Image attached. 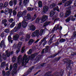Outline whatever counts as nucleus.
I'll return each mask as SVG.
<instances>
[{"label":"nucleus","mask_w":76,"mask_h":76,"mask_svg":"<svg viewBox=\"0 0 76 76\" xmlns=\"http://www.w3.org/2000/svg\"><path fill=\"white\" fill-rule=\"evenodd\" d=\"M31 19V15L29 14H28L27 16L24 17L23 19V20L22 22V26L23 28H26L28 25V20Z\"/></svg>","instance_id":"nucleus-1"},{"label":"nucleus","mask_w":76,"mask_h":76,"mask_svg":"<svg viewBox=\"0 0 76 76\" xmlns=\"http://www.w3.org/2000/svg\"><path fill=\"white\" fill-rule=\"evenodd\" d=\"M43 32H44V30L43 29L40 30L39 33V30H37L32 33L31 36L32 37H35L37 36V37L38 38L42 35Z\"/></svg>","instance_id":"nucleus-2"},{"label":"nucleus","mask_w":76,"mask_h":76,"mask_svg":"<svg viewBox=\"0 0 76 76\" xmlns=\"http://www.w3.org/2000/svg\"><path fill=\"white\" fill-rule=\"evenodd\" d=\"M29 61V56H26L25 54L24 56L23 57V59L21 60V63L22 65H23L24 63H28Z\"/></svg>","instance_id":"nucleus-3"},{"label":"nucleus","mask_w":76,"mask_h":76,"mask_svg":"<svg viewBox=\"0 0 76 76\" xmlns=\"http://www.w3.org/2000/svg\"><path fill=\"white\" fill-rule=\"evenodd\" d=\"M73 7L72 5L69 6V7H67L66 10V12L65 14L66 16H68L70 14V10L73 9Z\"/></svg>","instance_id":"nucleus-4"},{"label":"nucleus","mask_w":76,"mask_h":76,"mask_svg":"<svg viewBox=\"0 0 76 76\" xmlns=\"http://www.w3.org/2000/svg\"><path fill=\"white\" fill-rule=\"evenodd\" d=\"M56 28L55 30L56 31H57V29H62V27H61V26H60V25L59 24H56L55 25L53 29L52 32H54V31H55V29H56Z\"/></svg>","instance_id":"nucleus-5"},{"label":"nucleus","mask_w":76,"mask_h":76,"mask_svg":"<svg viewBox=\"0 0 76 76\" xmlns=\"http://www.w3.org/2000/svg\"><path fill=\"white\" fill-rule=\"evenodd\" d=\"M26 13V10L23 11L22 12H19L18 14L17 17H18V18H20V17H22V16H23L24 15H25Z\"/></svg>","instance_id":"nucleus-6"},{"label":"nucleus","mask_w":76,"mask_h":76,"mask_svg":"<svg viewBox=\"0 0 76 76\" xmlns=\"http://www.w3.org/2000/svg\"><path fill=\"white\" fill-rule=\"evenodd\" d=\"M47 19H48V16L45 15H43L41 18L40 23H43V22H45Z\"/></svg>","instance_id":"nucleus-7"},{"label":"nucleus","mask_w":76,"mask_h":76,"mask_svg":"<svg viewBox=\"0 0 76 76\" xmlns=\"http://www.w3.org/2000/svg\"><path fill=\"white\" fill-rule=\"evenodd\" d=\"M17 3V0H13L10 1L9 3L10 6H12L13 5L15 6Z\"/></svg>","instance_id":"nucleus-8"},{"label":"nucleus","mask_w":76,"mask_h":76,"mask_svg":"<svg viewBox=\"0 0 76 76\" xmlns=\"http://www.w3.org/2000/svg\"><path fill=\"white\" fill-rule=\"evenodd\" d=\"M28 28L30 30H31V31H35V29H36V28L35 26L31 24H29L28 25Z\"/></svg>","instance_id":"nucleus-9"},{"label":"nucleus","mask_w":76,"mask_h":76,"mask_svg":"<svg viewBox=\"0 0 76 76\" xmlns=\"http://www.w3.org/2000/svg\"><path fill=\"white\" fill-rule=\"evenodd\" d=\"M22 25V23H20L18 24V26L15 27L14 28V32H17L19 29L20 28L21 26Z\"/></svg>","instance_id":"nucleus-10"},{"label":"nucleus","mask_w":76,"mask_h":76,"mask_svg":"<svg viewBox=\"0 0 76 76\" xmlns=\"http://www.w3.org/2000/svg\"><path fill=\"white\" fill-rule=\"evenodd\" d=\"M2 57L1 55L0 56V62H1L2 61L3 58L4 60H6V54H5L4 53H2Z\"/></svg>","instance_id":"nucleus-11"},{"label":"nucleus","mask_w":76,"mask_h":76,"mask_svg":"<svg viewBox=\"0 0 76 76\" xmlns=\"http://www.w3.org/2000/svg\"><path fill=\"white\" fill-rule=\"evenodd\" d=\"M13 67L15 69L13 70L12 75L16 74L17 73V69H16L17 68V64H14Z\"/></svg>","instance_id":"nucleus-12"},{"label":"nucleus","mask_w":76,"mask_h":76,"mask_svg":"<svg viewBox=\"0 0 76 76\" xmlns=\"http://www.w3.org/2000/svg\"><path fill=\"white\" fill-rule=\"evenodd\" d=\"M7 22V20H6V19L3 20L2 21V24H4V26H9V25H10V24L9 23H6Z\"/></svg>","instance_id":"nucleus-13"},{"label":"nucleus","mask_w":76,"mask_h":76,"mask_svg":"<svg viewBox=\"0 0 76 76\" xmlns=\"http://www.w3.org/2000/svg\"><path fill=\"white\" fill-rule=\"evenodd\" d=\"M22 45V42H19L18 45H17V47L18 48V50H17L16 51V53L17 54H18V53L19 52V50H20V47H21V45Z\"/></svg>","instance_id":"nucleus-14"},{"label":"nucleus","mask_w":76,"mask_h":76,"mask_svg":"<svg viewBox=\"0 0 76 76\" xmlns=\"http://www.w3.org/2000/svg\"><path fill=\"white\" fill-rule=\"evenodd\" d=\"M72 3V1L70 0L66 2L65 4H64V6H68L70 5Z\"/></svg>","instance_id":"nucleus-15"},{"label":"nucleus","mask_w":76,"mask_h":76,"mask_svg":"<svg viewBox=\"0 0 76 76\" xmlns=\"http://www.w3.org/2000/svg\"><path fill=\"white\" fill-rule=\"evenodd\" d=\"M8 51H9V50H6L5 52V53L7 57H10V55L13 54V52H11V53H10L8 52Z\"/></svg>","instance_id":"nucleus-16"},{"label":"nucleus","mask_w":76,"mask_h":76,"mask_svg":"<svg viewBox=\"0 0 76 76\" xmlns=\"http://www.w3.org/2000/svg\"><path fill=\"white\" fill-rule=\"evenodd\" d=\"M22 58V55H20L18 58L17 59V63L18 64H20L21 63L20 62V59Z\"/></svg>","instance_id":"nucleus-17"},{"label":"nucleus","mask_w":76,"mask_h":76,"mask_svg":"<svg viewBox=\"0 0 76 76\" xmlns=\"http://www.w3.org/2000/svg\"><path fill=\"white\" fill-rule=\"evenodd\" d=\"M48 7L47 6H44L43 7V11L44 13H46V12L48 11Z\"/></svg>","instance_id":"nucleus-18"},{"label":"nucleus","mask_w":76,"mask_h":76,"mask_svg":"<svg viewBox=\"0 0 76 76\" xmlns=\"http://www.w3.org/2000/svg\"><path fill=\"white\" fill-rule=\"evenodd\" d=\"M0 46L1 48H2V47H3V46H4V47H6V45H5V42H4V40L2 41L0 43Z\"/></svg>","instance_id":"nucleus-19"},{"label":"nucleus","mask_w":76,"mask_h":76,"mask_svg":"<svg viewBox=\"0 0 76 76\" xmlns=\"http://www.w3.org/2000/svg\"><path fill=\"white\" fill-rule=\"evenodd\" d=\"M19 37V36L18 34H16L13 36V39L14 40H16L18 39Z\"/></svg>","instance_id":"nucleus-20"},{"label":"nucleus","mask_w":76,"mask_h":76,"mask_svg":"<svg viewBox=\"0 0 76 76\" xmlns=\"http://www.w3.org/2000/svg\"><path fill=\"white\" fill-rule=\"evenodd\" d=\"M51 23V21H47L45 22L44 24V26H48V25H50Z\"/></svg>","instance_id":"nucleus-21"},{"label":"nucleus","mask_w":76,"mask_h":76,"mask_svg":"<svg viewBox=\"0 0 76 76\" xmlns=\"http://www.w3.org/2000/svg\"><path fill=\"white\" fill-rule=\"evenodd\" d=\"M34 41V40L33 39H31L28 42V45H31L33 43Z\"/></svg>","instance_id":"nucleus-22"},{"label":"nucleus","mask_w":76,"mask_h":76,"mask_svg":"<svg viewBox=\"0 0 76 76\" xmlns=\"http://www.w3.org/2000/svg\"><path fill=\"white\" fill-rule=\"evenodd\" d=\"M8 39L9 42H10L11 43H12V42H13V40H12V37L10 35L8 36Z\"/></svg>","instance_id":"nucleus-23"},{"label":"nucleus","mask_w":76,"mask_h":76,"mask_svg":"<svg viewBox=\"0 0 76 76\" xmlns=\"http://www.w3.org/2000/svg\"><path fill=\"white\" fill-rule=\"evenodd\" d=\"M55 37H56V35L54 34L53 36L52 37V38L50 39L49 42H48L49 45H50V44H51V41H52L53 39V38H55Z\"/></svg>","instance_id":"nucleus-24"},{"label":"nucleus","mask_w":76,"mask_h":76,"mask_svg":"<svg viewBox=\"0 0 76 76\" xmlns=\"http://www.w3.org/2000/svg\"><path fill=\"white\" fill-rule=\"evenodd\" d=\"M55 14V12H54L53 11H51L50 14V17H52V16H53Z\"/></svg>","instance_id":"nucleus-25"},{"label":"nucleus","mask_w":76,"mask_h":76,"mask_svg":"<svg viewBox=\"0 0 76 76\" xmlns=\"http://www.w3.org/2000/svg\"><path fill=\"white\" fill-rule=\"evenodd\" d=\"M4 13L5 15H8L9 14V9L6 8L5 10Z\"/></svg>","instance_id":"nucleus-26"},{"label":"nucleus","mask_w":76,"mask_h":76,"mask_svg":"<svg viewBox=\"0 0 76 76\" xmlns=\"http://www.w3.org/2000/svg\"><path fill=\"white\" fill-rule=\"evenodd\" d=\"M38 4L39 7H42V2L41 1H39L38 2Z\"/></svg>","instance_id":"nucleus-27"},{"label":"nucleus","mask_w":76,"mask_h":76,"mask_svg":"<svg viewBox=\"0 0 76 76\" xmlns=\"http://www.w3.org/2000/svg\"><path fill=\"white\" fill-rule=\"evenodd\" d=\"M73 16H71L69 18L70 20H72V21H74V20H76V19L73 18Z\"/></svg>","instance_id":"nucleus-28"},{"label":"nucleus","mask_w":76,"mask_h":76,"mask_svg":"<svg viewBox=\"0 0 76 76\" xmlns=\"http://www.w3.org/2000/svg\"><path fill=\"white\" fill-rule=\"evenodd\" d=\"M29 0H24L23 2L26 5V4H27V3H29Z\"/></svg>","instance_id":"nucleus-29"},{"label":"nucleus","mask_w":76,"mask_h":76,"mask_svg":"<svg viewBox=\"0 0 76 76\" xmlns=\"http://www.w3.org/2000/svg\"><path fill=\"white\" fill-rule=\"evenodd\" d=\"M15 22H13L11 24L10 26V28H13V27L15 26Z\"/></svg>","instance_id":"nucleus-30"},{"label":"nucleus","mask_w":76,"mask_h":76,"mask_svg":"<svg viewBox=\"0 0 76 76\" xmlns=\"http://www.w3.org/2000/svg\"><path fill=\"white\" fill-rule=\"evenodd\" d=\"M6 64V63L4 62H3L2 63H1V67H3L4 66H5V64Z\"/></svg>","instance_id":"nucleus-31"},{"label":"nucleus","mask_w":76,"mask_h":76,"mask_svg":"<svg viewBox=\"0 0 76 76\" xmlns=\"http://www.w3.org/2000/svg\"><path fill=\"white\" fill-rule=\"evenodd\" d=\"M55 6H56V4H55L53 3L50 5V7L51 9L52 8H53V7H54Z\"/></svg>","instance_id":"nucleus-32"},{"label":"nucleus","mask_w":76,"mask_h":76,"mask_svg":"<svg viewBox=\"0 0 76 76\" xmlns=\"http://www.w3.org/2000/svg\"><path fill=\"white\" fill-rule=\"evenodd\" d=\"M9 3L7 2H6L4 4V7H6L7 6H8V4Z\"/></svg>","instance_id":"nucleus-33"},{"label":"nucleus","mask_w":76,"mask_h":76,"mask_svg":"<svg viewBox=\"0 0 76 76\" xmlns=\"http://www.w3.org/2000/svg\"><path fill=\"white\" fill-rule=\"evenodd\" d=\"M56 10L57 11L59 12V8H58V7H55L53 8V10H54V11Z\"/></svg>","instance_id":"nucleus-34"},{"label":"nucleus","mask_w":76,"mask_h":76,"mask_svg":"<svg viewBox=\"0 0 76 76\" xmlns=\"http://www.w3.org/2000/svg\"><path fill=\"white\" fill-rule=\"evenodd\" d=\"M37 18V15L36 14H35L34 16L32 18V20H34L35 19V18Z\"/></svg>","instance_id":"nucleus-35"},{"label":"nucleus","mask_w":76,"mask_h":76,"mask_svg":"<svg viewBox=\"0 0 76 76\" xmlns=\"http://www.w3.org/2000/svg\"><path fill=\"white\" fill-rule=\"evenodd\" d=\"M37 18V15L36 14H35L34 16L32 18V20H34L35 19V18Z\"/></svg>","instance_id":"nucleus-36"},{"label":"nucleus","mask_w":76,"mask_h":76,"mask_svg":"<svg viewBox=\"0 0 76 76\" xmlns=\"http://www.w3.org/2000/svg\"><path fill=\"white\" fill-rule=\"evenodd\" d=\"M12 13L14 15H16V9H15L13 10Z\"/></svg>","instance_id":"nucleus-37"},{"label":"nucleus","mask_w":76,"mask_h":76,"mask_svg":"<svg viewBox=\"0 0 76 76\" xmlns=\"http://www.w3.org/2000/svg\"><path fill=\"white\" fill-rule=\"evenodd\" d=\"M16 57L15 56H13V58H12V61L13 62H15V61H16Z\"/></svg>","instance_id":"nucleus-38"},{"label":"nucleus","mask_w":76,"mask_h":76,"mask_svg":"<svg viewBox=\"0 0 76 76\" xmlns=\"http://www.w3.org/2000/svg\"><path fill=\"white\" fill-rule=\"evenodd\" d=\"M65 41H66L65 39H62L60 40L59 42H64Z\"/></svg>","instance_id":"nucleus-39"},{"label":"nucleus","mask_w":76,"mask_h":76,"mask_svg":"<svg viewBox=\"0 0 76 76\" xmlns=\"http://www.w3.org/2000/svg\"><path fill=\"white\" fill-rule=\"evenodd\" d=\"M31 35L30 34H27L26 36V38L27 39H29L30 38Z\"/></svg>","instance_id":"nucleus-40"},{"label":"nucleus","mask_w":76,"mask_h":76,"mask_svg":"<svg viewBox=\"0 0 76 76\" xmlns=\"http://www.w3.org/2000/svg\"><path fill=\"white\" fill-rule=\"evenodd\" d=\"M32 53V50L31 49H30L29 51L28 52V55L31 54Z\"/></svg>","instance_id":"nucleus-41"},{"label":"nucleus","mask_w":76,"mask_h":76,"mask_svg":"<svg viewBox=\"0 0 76 76\" xmlns=\"http://www.w3.org/2000/svg\"><path fill=\"white\" fill-rule=\"evenodd\" d=\"M33 10V8H31L30 7H28L27 9V10H28V11H29L30 10H31V11Z\"/></svg>","instance_id":"nucleus-42"},{"label":"nucleus","mask_w":76,"mask_h":76,"mask_svg":"<svg viewBox=\"0 0 76 76\" xmlns=\"http://www.w3.org/2000/svg\"><path fill=\"white\" fill-rule=\"evenodd\" d=\"M9 13H10V16L12 13V10L10 9L9 10Z\"/></svg>","instance_id":"nucleus-43"},{"label":"nucleus","mask_w":76,"mask_h":76,"mask_svg":"<svg viewBox=\"0 0 76 76\" xmlns=\"http://www.w3.org/2000/svg\"><path fill=\"white\" fill-rule=\"evenodd\" d=\"M39 18H37L35 22L36 23H39Z\"/></svg>","instance_id":"nucleus-44"},{"label":"nucleus","mask_w":76,"mask_h":76,"mask_svg":"<svg viewBox=\"0 0 76 76\" xmlns=\"http://www.w3.org/2000/svg\"><path fill=\"white\" fill-rule=\"evenodd\" d=\"M60 17H64V14L63 12H61L60 13Z\"/></svg>","instance_id":"nucleus-45"},{"label":"nucleus","mask_w":76,"mask_h":76,"mask_svg":"<svg viewBox=\"0 0 76 76\" xmlns=\"http://www.w3.org/2000/svg\"><path fill=\"white\" fill-rule=\"evenodd\" d=\"M3 7H4V6H3V3L0 4V9H2Z\"/></svg>","instance_id":"nucleus-46"},{"label":"nucleus","mask_w":76,"mask_h":76,"mask_svg":"<svg viewBox=\"0 0 76 76\" xmlns=\"http://www.w3.org/2000/svg\"><path fill=\"white\" fill-rule=\"evenodd\" d=\"M76 32L75 31H74L73 33V37L75 38V37H76Z\"/></svg>","instance_id":"nucleus-47"},{"label":"nucleus","mask_w":76,"mask_h":76,"mask_svg":"<svg viewBox=\"0 0 76 76\" xmlns=\"http://www.w3.org/2000/svg\"><path fill=\"white\" fill-rule=\"evenodd\" d=\"M24 51H25V47L24 46L22 48V49L21 50V52L22 53H23V52H24Z\"/></svg>","instance_id":"nucleus-48"},{"label":"nucleus","mask_w":76,"mask_h":76,"mask_svg":"<svg viewBox=\"0 0 76 76\" xmlns=\"http://www.w3.org/2000/svg\"><path fill=\"white\" fill-rule=\"evenodd\" d=\"M5 32H6V33H8L10 32V31L9 30V29H6L5 31Z\"/></svg>","instance_id":"nucleus-49"},{"label":"nucleus","mask_w":76,"mask_h":76,"mask_svg":"<svg viewBox=\"0 0 76 76\" xmlns=\"http://www.w3.org/2000/svg\"><path fill=\"white\" fill-rule=\"evenodd\" d=\"M9 22H10L12 23V22H13V18H10L9 20Z\"/></svg>","instance_id":"nucleus-50"},{"label":"nucleus","mask_w":76,"mask_h":76,"mask_svg":"<svg viewBox=\"0 0 76 76\" xmlns=\"http://www.w3.org/2000/svg\"><path fill=\"white\" fill-rule=\"evenodd\" d=\"M12 68H13V66H12V65H10V71H11V70H12Z\"/></svg>","instance_id":"nucleus-51"},{"label":"nucleus","mask_w":76,"mask_h":76,"mask_svg":"<svg viewBox=\"0 0 76 76\" xmlns=\"http://www.w3.org/2000/svg\"><path fill=\"white\" fill-rule=\"evenodd\" d=\"M2 74L3 76H5V75H6V72L4 71H2Z\"/></svg>","instance_id":"nucleus-52"},{"label":"nucleus","mask_w":76,"mask_h":76,"mask_svg":"<svg viewBox=\"0 0 76 76\" xmlns=\"http://www.w3.org/2000/svg\"><path fill=\"white\" fill-rule=\"evenodd\" d=\"M70 20V19L69 18H68L66 20V22H69Z\"/></svg>","instance_id":"nucleus-53"},{"label":"nucleus","mask_w":76,"mask_h":76,"mask_svg":"<svg viewBox=\"0 0 76 76\" xmlns=\"http://www.w3.org/2000/svg\"><path fill=\"white\" fill-rule=\"evenodd\" d=\"M35 54H33L31 55V57H32V58H35Z\"/></svg>","instance_id":"nucleus-54"},{"label":"nucleus","mask_w":76,"mask_h":76,"mask_svg":"<svg viewBox=\"0 0 76 76\" xmlns=\"http://www.w3.org/2000/svg\"><path fill=\"white\" fill-rule=\"evenodd\" d=\"M65 61H66V63H70V60H69V59H67Z\"/></svg>","instance_id":"nucleus-55"},{"label":"nucleus","mask_w":76,"mask_h":76,"mask_svg":"<svg viewBox=\"0 0 76 76\" xmlns=\"http://www.w3.org/2000/svg\"><path fill=\"white\" fill-rule=\"evenodd\" d=\"M24 39V37H22L20 38V40L21 41H23Z\"/></svg>","instance_id":"nucleus-56"},{"label":"nucleus","mask_w":76,"mask_h":76,"mask_svg":"<svg viewBox=\"0 0 76 76\" xmlns=\"http://www.w3.org/2000/svg\"><path fill=\"white\" fill-rule=\"evenodd\" d=\"M67 0H62V3H64Z\"/></svg>","instance_id":"nucleus-57"},{"label":"nucleus","mask_w":76,"mask_h":76,"mask_svg":"<svg viewBox=\"0 0 76 76\" xmlns=\"http://www.w3.org/2000/svg\"><path fill=\"white\" fill-rule=\"evenodd\" d=\"M51 73V72H48L46 74L45 76H48V74H49V73Z\"/></svg>","instance_id":"nucleus-58"},{"label":"nucleus","mask_w":76,"mask_h":76,"mask_svg":"<svg viewBox=\"0 0 76 76\" xmlns=\"http://www.w3.org/2000/svg\"><path fill=\"white\" fill-rule=\"evenodd\" d=\"M45 38H43V39L41 41V43H42V42H43V41H45Z\"/></svg>","instance_id":"nucleus-59"},{"label":"nucleus","mask_w":76,"mask_h":76,"mask_svg":"<svg viewBox=\"0 0 76 76\" xmlns=\"http://www.w3.org/2000/svg\"><path fill=\"white\" fill-rule=\"evenodd\" d=\"M70 64H67L66 66H67V68H69V67H70Z\"/></svg>","instance_id":"nucleus-60"},{"label":"nucleus","mask_w":76,"mask_h":76,"mask_svg":"<svg viewBox=\"0 0 76 76\" xmlns=\"http://www.w3.org/2000/svg\"><path fill=\"white\" fill-rule=\"evenodd\" d=\"M60 19L59 18H57L55 20L54 22H56V21H57V20H58Z\"/></svg>","instance_id":"nucleus-61"},{"label":"nucleus","mask_w":76,"mask_h":76,"mask_svg":"<svg viewBox=\"0 0 76 76\" xmlns=\"http://www.w3.org/2000/svg\"><path fill=\"white\" fill-rule=\"evenodd\" d=\"M44 64H42L41 65V67H44Z\"/></svg>","instance_id":"nucleus-62"},{"label":"nucleus","mask_w":76,"mask_h":76,"mask_svg":"<svg viewBox=\"0 0 76 76\" xmlns=\"http://www.w3.org/2000/svg\"><path fill=\"white\" fill-rule=\"evenodd\" d=\"M58 5H62V2H59L58 4Z\"/></svg>","instance_id":"nucleus-63"},{"label":"nucleus","mask_w":76,"mask_h":76,"mask_svg":"<svg viewBox=\"0 0 76 76\" xmlns=\"http://www.w3.org/2000/svg\"><path fill=\"white\" fill-rule=\"evenodd\" d=\"M7 75H10V71H8V72H7Z\"/></svg>","instance_id":"nucleus-64"}]
</instances>
